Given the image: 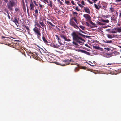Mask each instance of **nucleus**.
I'll use <instances>...</instances> for the list:
<instances>
[{
    "label": "nucleus",
    "mask_w": 121,
    "mask_h": 121,
    "mask_svg": "<svg viewBox=\"0 0 121 121\" xmlns=\"http://www.w3.org/2000/svg\"><path fill=\"white\" fill-rule=\"evenodd\" d=\"M78 32H73L71 34V35L73 37V39L78 43H79L80 44H82L83 43L80 40H82V39L80 37V35L78 34Z\"/></svg>",
    "instance_id": "nucleus-1"
},
{
    "label": "nucleus",
    "mask_w": 121,
    "mask_h": 121,
    "mask_svg": "<svg viewBox=\"0 0 121 121\" xmlns=\"http://www.w3.org/2000/svg\"><path fill=\"white\" fill-rule=\"evenodd\" d=\"M17 5V0H9L7 4V7L10 10H13L12 7L16 6Z\"/></svg>",
    "instance_id": "nucleus-2"
},
{
    "label": "nucleus",
    "mask_w": 121,
    "mask_h": 121,
    "mask_svg": "<svg viewBox=\"0 0 121 121\" xmlns=\"http://www.w3.org/2000/svg\"><path fill=\"white\" fill-rule=\"evenodd\" d=\"M69 23L71 25L75 28L77 29H79L78 25V24L77 22V20L75 17L74 18L72 17L71 18Z\"/></svg>",
    "instance_id": "nucleus-3"
},
{
    "label": "nucleus",
    "mask_w": 121,
    "mask_h": 121,
    "mask_svg": "<svg viewBox=\"0 0 121 121\" xmlns=\"http://www.w3.org/2000/svg\"><path fill=\"white\" fill-rule=\"evenodd\" d=\"M33 30L37 35L38 38H39V36H41V34L40 32L41 30L40 28H38L35 27L33 29Z\"/></svg>",
    "instance_id": "nucleus-4"
},
{
    "label": "nucleus",
    "mask_w": 121,
    "mask_h": 121,
    "mask_svg": "<svg viewBox=\"0 0 121 121\" xmlns=\"http://www.w3.org/2000/svg\"><path fill=\"white\" fill-rule=\"evenodd\" d=\"M115 53L114 52L112 53H106L105 54V55L106 57L109 58L115 55Z\"/></svg>",
    "instance_id": "nucleus-5"
},
{
    "label": "nucleus",
    "mask_w": 121,
    "mask_h": 121,
    "mask_svg": "<svg viewBox=\"0 0 121 121\" xmlns=\"http://www.w3.org/2000/svg\"><path fill=\"white\" fill-rule=\"evenodd\" d=\"M30 7L29 9L30 11L31 10H34L35 5L33 4V3L32 2V1H31V3L30 4Z\"/></svg>",
    "instance_id": "nucleus-6"
},
{
    "label": "nucleus",
    "mask_w": 121,
    "mask_h": 121,
    "mask_svg": "<svg viewBox=\"0 0 121 121\" xmlns=\"http://www.w3.org/2000/svg\"><path fill=\"white\" fill-rule=\"evenodd\" d=\"M83 16L86 19L89 21L91 20V17L89 14H84L83 15Z\"/></svg>",
    "instance_id": "nucleus-7"
},
{
    "label": "nucleus",
    "mask_w": 121,
    "mask_h": 121,
    "mask_svg": "<svg viewBox=\"0 0 121 121\" xmlns=\"http://www.w3.org/2000/svg\"><path fill=\"white\" fill-rule=\"evenodd\" d=\"M47 24L49 26V28L50 29L54 27L55 26V25L52 24L51 22L50 21H46Z\"/></svg>",
    "instance_id": "nucleus-8"
},
{
    "label": "nucleus",
    "mask_w": 121,
    "mask_h": 121,
    "mask_svg": "<svg viewBox=\"0 0 121 121\" xmlns=\"http://www.w3.org/2000/svg\"><path fill=\"white\" fill-rule=\"evenodd\" d=\"M11 20L12 21L14 22L17 26H19V23H18L17 20V19L15 18L14 19H13V18H12L11 19Z\"/></svg>",
    "instance_id": "nucleus-9"
},
{
    "label": "nucleus",
    "mask_w": 121,
    "mask_h": 121,
    "mask_svg": "<svg viewBox=\"0 0 121 121\" xmlns=\"http://www.w3.org/2000/svg\"><path fill=\"white\" fill-rule=\"evenodd\" d=\"M39 22L41 26L43 28V29H44V27L46 26V25L44 24L43 20L41 19L39 21Z\"/></svg>",
    "instance_id": "nucleus-10"
},
{
    "label": "nucleus",
    "mask_w": 121,
    "mask_h": 121,
    "mask_svg": "<svg viewBox=\"0 0 121 121\" xmlns=\"http://www.w3.org/2000/svg\"><path fill=\"white\" fill-rule=\"evenodd\" d=\"M79 50L80 52H81L82 53H84L89 55H90V53L89 52L85 50L80 49Z\"/></svg>",
    "instance_id": "nucleus-11"
},
{
    "label": "nucleus",
    "mask_w": 121,
    "mask_h": 121,
    "mask_svg": "<svg viewBox=\"0 0 121 121\" xmlns=\"http://www.w3.org/2000/svg\"><path fill=\"white\" fill-rule=\"evenodd\" d=\"M83 9L87 13H88L90 14V10L89 8L87 7H84Z\"/></svg>",
    "instance_id": "nucleus-12"
},
{
    "label": "nucleus",
    "mask_w": 121,
    "mask_h": 121,
    "mask_svg": "<svg viewBox=\"0 0 121 121\" xmlns=\"http://www.w3.org/2000/svg\"><path fill=\"white\" fill-rule=\"evenodd\" d=\"M91 21L90 22V23L92 24L93 25L92 26H90V27L91 28H94L95 27H97V26L96 24H95L93 22H92V21L91 20H90Z\"/></svg>",
    "instance_id": "nucleus-13"
},
{
    "label": "nucleus",
    "mask_w": 121,
    "mask_h": 121,
    "mask_svg": "<svg viewBox=\"0 0 121 121\" xmlns=\"http://www.w3.org/2000/svg\"><path fill=\"white\" fill-rule=\"evenodd\" d=\"M114 30L116 31V32L120 33L121 32V28H114Z\"/></svg>",
    "instance_id": "nucleus-14"
},
{
    "label": "nucleus",
    "mask_w": 121,
    "mask_h": 121,
    "mask_svg": "<svg viewBox=\"0 0 121 121\" xmlns=\"http://www.w3.org/2000/svg\"><path fill=\"white\" fill-rule=\"evenodd\" d=\"M102 4L103 5L102 6L101 8L103 9H106L107 8V4L106 3L103 2L102 3Z\"/></svg>",
    "instance_id": "nucleus-15"
},
{
    "label": "nucleus",
    "mask_w": 121,
    "mask_h": 121,
    "mask_svg": "<svg viewBox=\"0 0 121 121\" xmlns=\"http://www.w3.org/2000/svg\"><path fill=\"white\" fill-rule=\"evenodd\" d=\"M93 48L95 49L98 50H102V48H101L99 47L98 46H93Z\"/></svg>",
    "instance_id": "nucleus-16"
},
{
    "label": "nucleus",
    "mask_w": 121,
    "mask_h": 121,
    "mask_svg": "<svg viewBox=\"0 0 121 121\" xmlns=\"http://www.w3.org/2000/svg\"><path fill=\"white\" fill-rule=\"evenodd\" d=\"M78 34H79L80 36H81L83 37L84 38H85L86 37V38H89L90 37V36H85V35H83L82 34H81V33H80L79 32H78Z\"/></svg>",
    "instance_id": "nucleus-17"
},
{
    "label": "nucleus",
    "mask_w": 121,
    "mask_h": 121,
    "mask_svg": "<svg viewBox=\"0 0 121 121\" xmlns=\"http://www.w3.org/2000/svg\"><path fill=\"white\" fill-rule=\"evenodd\" d=\"M55 36L56 38H57V39L58 40V42L59 44H60L61 45H62V43L61 42H59L60 41H61V39L60 38H59V36L57 35H55Z\"/></svg>",
    "instance_id": "nucleus-18"
},
{
    "label": "nucleus",
    "mask_w": 121,
    "mask_h": 121,
    "mask_svg": "<svg viewBox=\"0 0 121 121\" xmlns=\"http://www.w3.org/2000/svg\"><path fill=\"white\" fill-rule=\"evenodd\" d=\"M101 21H102L103 22L108 23L109 22V21L108 20H104L103 19H101L100 20H99Z\"/></svg>",
    "instance_id": "nucleus-19"
},
{
    "label": "nucleus",
    "mask_w": 121,
    "mask_h": 121,
    "mask_svg": "<svg viewBox=\"0 0 121 121\" xmlns=\"http://www.w3.org/2000/svg\"><path fill=\"white\" fill-rule=\"evenodd\" d=\"M60 36L62 38L64 39L65 40L66 39V37L64 35L61 34L60 35Z\"/></svg>",
    "instance_id": "nucleus-20"
},
{
    "label": "nucleus",
    "mask_w": 121,
    "mask_h": 121,
    "mask_svg": "<svg viewBox=\"0 0 121 121\" xmlns=\"http://www.w3.org/2000/svg\"><path fill=\"white\" fill-rule=\"evenodd\" d=\"M42 39L43 41H44V42L45 43H48V41H47V40H46V39H45V37L44 36H43L42 37Z\"/></svg>",
    "instance_id": "nucleus-21"
},
{
    "label": "nucleus",
    "mask_w": 121,
    "mask_h": 121,
    "mask_svg": "<svg viewBox=\"0 0 121 121\" xmlns=\"http://www.w3.org/2000/svg\"><path fill=\"white\" fill-rule=\"evenodd\" d=\"M110 12L113 13V12H114V8L112 7H110Z\"/></svg>",
    "instance_id": "nucleus-22"
},
{
    "label": "nucleus",
    "mask_w": 121,
    "mask_h": 121,
    "mask_svg": "<svg viewBox=\"0 0 121 121\" xmlns=\"http://www.w3.org/2000/svg\"><path fill=\"white\" fill-rule=\"evenodd\" d=\"M48 5L50 6L51 7H52V2L50 0L49 1V4H48Z\"/></svg>",
    "instance_id": "nucleus-23"
},
{
    "label": "nucleus",
    "mask_w": 121,
    "mask_h": 121,
    "mask_svg": "<svg viewBox=\"0 0 121 121\" xmlns=\"http://www.w3.org/2000/svg\"><path fill=\"white\" fill-rule=\"evenodd\" d=\"M38 11L37 9H36L35 11V14H36V15L35 16V17H37V16L38 15Z\"/></svg>",
    "instance_id": "nucleus-24"
},
{
    "label": "nucleus",
    "mask_w": 121,
    "mask_h": 121,
    "mask_svg": "<svg viewBox=\"0 0 121 121\" xmlns=\"http://www.w3.org/2000/svg\"><path fill=\"white\" fill-rule=\"evenodd\" d=\"M107 36L109 38H113V37L112 36V35H110L109 34H107Z\"/></svg>",
    "instance_id": "nucleus-25"
},
{
    "label": "nucleus",
    "mask_w": 121,
    "mask_h": 121,
    "mask_svg": "<svg viewBox=\"0 0 121 121\" xmlns=\"http://www.w3.org/2000/svg\"><path fill=\"white\" fill-rule=\"evenodd\" d=\"M60 47V46L56 44H54L53 45V47L56 48H58V47Z\"/></svg>",
    "instance_id": "nucleus-26"
},
{
    "label": "nucleus",
    "mask_w": 121,
    "mask_h": 121,
    "mask_svg": "<svg viewBox=\"0 0 121 121\" xmlns=\"http://www.w3.org/2000/svg\"><path fill=\"white\" fill-rule=\"evenodd\" d=\"M94 6L95 7V8H96L97 9H99V8L97 5L95 4H94Z\"/></svg>",
    "instance_id": "nucleus-27"
},
{
    "label": "nucleus",
    "mask_w": 121,
    "mask_h": 121,
    "mask_svg": "<svg viewBox=\"0 0 121 121\" xmlns=\"http://www.w3.org/2000/svg\"><path fill=\"white\" fill-rule=\"evenodd\" d=\"M58 65H61L62 66H65V65H67L69 64H61V63H58L57 64Z\"/></svg>",
    "instance_id": "nucleus-28"
},
{
    "label": "nucleus",
    "mask_w": 121,
    "mask_h": 121,
    "mask_svg": "<svg viewBox=\"0 0 121 121\" xmlns=\"http://www.w3.org/2000/svg\"><path fill=\"white\" fill-rule=\"evenodd\" d=\"M97 23L99 25H104L105 24L104 23H102L99 21H98L97 22Z\"/></svg>",
    "instance_id": "nucleus-29"
},
{
    "label": "nucleus",
    "mask_w": 121,
    "mask_h": 121,
    "mask_svg": "<svg viewBox=\"0 0 121 121\" xmlns=\"http://www.w3.org/2000/svg\"><path fill=\"white\" fill-rule=\"evenodd\" d=\"M112 63H109L107 64H106L105 65L106 66V67H109V66H110L111 65H112Z\"/></svg>",
    "instance_id": "nucleus-30"
},
{
    "label": "nucleus",
    "mask_w": 121,
    "mask_h": 121,
    "mask_svg": "<svg viewBox=\"0 0 121 121\" xmlns=\"http://www.w3.org/2000/svg\"><path fill=\"white\" fill-rule=\"evenodd\" d=\"M69 60L68 59H65L63 61V62H69Z\"/></svg>",
    "instance_id": "nucleus-31"
},
{
    "label": "nucleus",
    "mask_w": 121,
    "mask_h": 121,
    "mask_svg": "<svg viewBox=\"0 0 121 121\" xmlns=\"http://www.w3.org/2000/svg\"><path fill=\"white\" fill-rule=\"evenodd\" d=\"M79 27L80 28H81L82 30H84L85 27L84 26H83L82 25H80L79 26Z\"/></svg>",
    "instance_id": "nucleus-32"
},
{
    "label": "nucleus",
    "mask_w": 121,
    "mask_h": 121,
    "mask_svg": "<svg viewBox=\"0 0 121 121\" xmlns=\"http://www.w3.org/2000/svg\"><path fill=\"white\" fill-rule=\"evenodd\" d=\"M105 42L107 43H111L112 42V41L111 40H106Z\"/></svg>",
    "instance_id": "nucleus-33"
},
{
    "label": "nucleus",
    "mask_w": 121,
    "mask_h": 121,
    "mask_svg": "<svg viewBox=\"0 0 121 121\" xmlns=\"http://www.w3.org/2000/svg\"><path fill=\"white\" fill-rule=\"evenodd\" d=\"M36 25H37V26L38 27L41 28L42 29H43V27H41V25H40L39 24L37 23Z\"/></svg>",
    "instance_id": "nucleus-34"
},
{
    "label": "nucleus",
    "mask_w": 121,
    "mask_h": 121,
    "mask_svg": "<svg viewBox=\"0 0 121 121\" xmlns=\"http://www.w3.org/2000/svg\"><path fill=\"white\" fill-rule=\"evenodd\" d=\"M23 6V9L24 12H25L26 11V8L25 5Z\"/></svg>",
    "instance_id": "nucleus-35"
},
{
    "label": "nucleus",
    "mask_w": 121,
    "mask_h": 121,
    "mask_svg": "<svg viewBox=\"0 0 121 121\" xmlns=\"http://www.w3.org/2000/svg\"><path fill=\"white\" fill-rule=\"evenodd\" d=\"M24 26L26 28L27 30L28 31H29L30 30L27 26L25 25Z\"/></svg>",
    "instance_id": "nucleus-36"
},
{
    "label": "nucleus",
    "mask_w": 121,
    "mask_h": 121,
    "mask_svg": "<svg viewBox=\"0 0 121 121\" xmlns=\"http://www.w3.org/2000/svg\"><path fill=\"white\" fill-rule=\"evenodd\" d=\"M65 3L67 5H69V3H70V2L69 1H65Z\"/></svg>",
    "instance_id": "nucleus-37"
},
{
    "label": "nucleus",
    "mask_w": 121,
    "mask_h": 121,
    "mask_svg": "<svg viewBox=\"0 0 121 121\" xmlns=\"http://www.w3.org/2000/svg\"><path fill=\"white\" fill-rule=\"evenodd\" d=\"M75 10H76L78 11H79L80 10L78 9V6L76 7L75 8Z\"/></svg>",
    "instance_id": "nucleus-38"
},
{
    "label": "nucleus",
    "mask_w": 121,
    "mask_h": 121,
    "mask_svg": "<svg viewBox=\"0 0 121 121\" xmlns=\"http://www.w3.org/2000/svg\"><path fill=\"white\" fill-rule=\"evenodd\" d=\"M27 10L28 14H29V10L28 9V6L27 7Z\"/></svg>",
    "instance_id": "nucleus-39"
},
{
    "label": "nucleus",
    "mask_w": 121,
    "mask_h": 121,
    "mask_svg": "<svg viewBox=\"0 0 121 121\" xmlns=\"http://www.w3.org/2000/svg\"><path fill=\"white\" fill-rule=\"evenodd\" d=\"M22 5L23 6H24L25 5V3L24 2V0H22Z\"/></svg>",
    "instance_id": "nucleus-40"
},
{
    "label": "nucleus",
    "mask_w": 121,
    "mask_h": 121,
    "mask_svg": "<svg viewBox=\"0 0 121 121\" xmlns=\"http://www.w3.org/2000/svg\"><path fill=\"white\" fill-rule=\"evenodd\" d=\"M15 9L17 12V11H18L19 10V9L18 8H16Z\"/></svg>",
    "instance_id": "nucleus-41"
},
{
    "label": "nucleus",
    "mask_w": 121,
    "mask_h": 121,
    "mask_svg": "<svg viewBox=\"0 0 121 121\" xmlns=\"http://www.w3.org/2000/svg\"><path fill=\"white\" fill-rule=\"evenodd\" d=\"M86 24L87 26L90 27V26H91V25L89 24V23H88L86 22Z\"/></svg>",
    "instance_id": "nucleus-42"
},
{
    "label": "nucleus",
    "mask_w": 121,
    "mask_h": 121,
    "mask_svg": "<svg viewBox=\"0 0 121 121\" xmlns=\"http://www.w3.org/2000/svg\"><path fill=\"white\" fill-rule=\"evenodd\" d=\"M81 3L82 5H84L85 4L83 0H82Z\"/></svg>",
    "instance_id": "nucleus-43"
},
{
    "label": "nucleus",
    "mask_w": 121,
    "mask_h": 121,
    "mask_svg": "<svg viewBox=\"0 0 121 121\" xmlns=\"http://www.w3.org/2000/svg\"><path fill=\"white\" fill-rule=\"evenodd\" d=\"M111 19L112 20H115V19L114 17H111Z\"/></svg>",
    "instance_id": "nucleus-44"
},
{
    "label": "nucleus",
    "mask_w": 121,
    "mask_h": 121,
    "mask_svg": "<svg viewBox=\"0 0 121 121\" xmlns=\"http://www.w3.org/2000/svg\"><path fill=\"white\" fill-rule=\"evenodd\" d=\"M87 1L88 2H89L91 4H93V2H92L90 1L89 0H87Z\"/></svg>",
    "instance_id": "nucleus-45"
},
{
    "label": "nucleus",
    "mask_w": 121,
    "mask_h": 121,
    "mask_svg": "<svg viewBox=\"0 0 121 121\" xmlns=\"http://www.w3.org/2000/svg\"><path fill=\"white\" fill-rule=\"evenodd\" d=\"M25 0V2L26 3V6L27 7V6H28V2L27 0Z\"/></svg>",
    "instance_id": "nucleus-46"
},
{
    "label": "nucleus",
    "mask_w": 121,
    "mask_h": 121,
    "mask_svg": "<svg viewBox=\"0 0 121 121\" xmlns=\"http://www.w3.org/2000/svg\"><path fill=\"white\" fill-rule=\"evenodd\" d=\"M73 15L77 14H78L76 12H73Z\"/></svg>",
    "instance_id": "nucleus-47"
},
{
    "label": "nucleus",
    "mask_w": 121,
    "mask_h": 121,
    "mask_svg": "<svg viewBox=\"0 0 121 121\" xmlns=\"http://www.w3.org/2000/svg\"><path fill=\"white\" fill-rule=\"evenodd\" d=\"M57 1L60 3L61 4H62V3L60 0H57Z\"/></svg>",
    "instance_id": "nucleus-48"
},
{
    "label": "nucleus",
    "mask_w": 121,
    "mask_h": 121,
    "mask_svg": "<svg viewBox=\"0 0 121 121\" xmlns=\"http://www.w3.org/2000/svg\"><path fill=\"white\" fill-rule=\"evenodd\" d=\"M97 5H98L99 8L100 9L101 7V5L100 4H99V3H98Z\"/></svg>",
    "instance_id": "nucleus-49"
},
{
    "label": "nucleus",
    "mask_w": 121,
    "mask_h": 121,
    "mask_svg": "<svg viewBox=\"0 0 121 121\" xmlns=\"http://www.w3.org/2000/svg\"><path fill=\"white\" fill-rule=\"evenodd\" d=\"M65 40L67 41H71L70 39H67V38H66V39H65Z\"/></svg>",
    "instance_id": "nucleus-50"
},
{
    "label": "nucleus",
    "mask_w": 121,
    "mask_h": 121,
    "mask_svg": "<svg viewBox=\"0 0 121 121\" xmlns=\"http://www.w3.org/2000/svg\"><path fill=\"white\" fill-rule=\"evenodd\" d=\"M72 43L73 44H75L76 45H77V44L74 41H73L72 42Z\"/></svg>",
    "instance_id": "nucleus-51"
},
{
    "label": "nucleus",
    "mask_w": 121,
    "mask_h": 121,
    "mask_svg": "<svg viewBox=\"0 0 121 121\" xmlns=\"http://www.w3.org/2000/svg\"><path fill=\"white\" fill-rule=\"evenodd\" d=\"M33 2L34 3V4L36 5V6H38V4H36V2L35 1H33Z\"/></svg>",
    "instance_id": "nucleus-52"
},
{
    "label": "nucleus",
    "mask_w": 121,
    "mask_h": 121,
    "mask_svg": "<svg viewBox=\"0 0 121 121\" xmlns=\"http://www.w3.org/2000/svg\"><path fill=\"white\" fill-rule=\"evenodd\" d=\"M71 3L73 5H75V4L74 3V1H72L71 2Z\"/></svg>",
    "instance_id": "nucleus-53"
},
{
    "label": "nucleus",
    "mask_w": 121,
    "mask_h": 121,
    "mask_svg": "<svg viewBox=\"0 0 121 121\" xmlns=\"http://www.w3.org/2000/svg\"><path fill=\"white\" fill-rule=\"evenodd\" d=\"M46 0H41V1H42L45 4H46V3L45 2V1Z\"/></svg>",
    "instance_id": "nucleus-54"
},
{
    "label": "nucleus",
    "mask_w": 121,
    "mask_h": 121,
    "mask_svg": "<svg viewBox=\"0 0 121 121\" xmlns=\"http://www.w3.org/2000/svg\"><path fill=\"white\" fill-rule=\"evenodd\" d=\"M111 35H112V36L113 37H114L115 36V37H117V36L118 35H116L115 36V35H114V34H112Z\"/></svg>",
    "instance_id": "nucleus-55"
},
{
    "label": "nucleus",
    "mask_w": 121,
    "mask_h": 121,
    "mask_svg": "<svg viewBox=\"0 0 121 121\" xmlns=\"http://www.w3.org/2000/svg\"><path fill=\"white\" fill-rule=\"evenodd\" d=\"M105 49H106V50H107L108 51H109L111 49L110 48H105Z\"/></svg>",
    "instance_id": "nucleus-56"
},
{
    "label": "nucleus",
    "mask_w": 121,
    "mask_h": 121,
    "mask_svg": "<svg viewBox=\"0 0 121 121\" xmlns=\"http://www.w3.org/2000/svg\"><path fill=\"white\" fill-rule=\"evenodd\" d=\"M91 0L92 1H93L95 3V2L97 1L98 0Z\"/></svg>",
    "instance_id": "nucleus-57"
},
{
    "label": "nucleus",
    "mask_w": 121,
    "mask_h": 121,
    "mask_svg": "<svg viewBox=\"0 0 121 121\" xmlns=\"http://www.w3.org/2000/svg\"><path fill=\"white\" fill-rule=\"evenodd\" d=\"M8 17L9 19H10V17L9 16V14L8 13Z\"/></svg>",
    "instance_id": "nucleus-58"
},
{
    "label": "nucleus",
    "mask_w": 121,
    "mask_h": 121,
    "mask_svg": "<svg viewBox=\"0 0 121 121\" xmlns=\"http://www.w3.org/2000/svg\"><path fill=\"white\" fill-rule=\"evenodd\" d=\"M121 1V0H116L115 1L116 2H119Z\"/></svg>",
    "instance_id": "nucleus-59"
},
{
    "label": "nucleus",
    "mask_w": 121,
    "mask_h": 121,
    "mask_svg": "<svg viewBox=\"0 0 121 121\" xmlns=\"http://www.w3.org/2000/svg\"><path fill=\"white\" fill-rule=\"evenodd\" d=\"M115 15L116 16H117L118 15V13L117 12H116V13L115 14Z\"/></svg>",
    "instance_id": "nucleus-60"
},
{
    "label": "nucleus",
    "mask_w": 121,
    "mask_h": 121,
    "mask_svg": "<svg viewBox=\"0 0 121 121\" xmlns=\"http://www.w3.org/2000/svg\"><path fill=\"white\" fill-rule=\"evenodd\" d=\"M39 4V7H40L41 8L42 7V5L41 4Z\"/></svg>",
    "instance_id": "nucleus-61"
},
{
    "label": "nucleus",
    "mask_w": 121,
    "mask_h": 121,
    "mask_svg": "<svg viewBox=\"0 0 121 121\" xmlns=\"http://www.w3.org/2000/svg\"><path fill=\"white\" fill-rule=\"evenodd\" d=\"M111 32L113 33H116V31H112V32Z\"/></svg>",
    "instance_id": "nucleus-62"
},
{
    "label": "nucleus",
    "mask_w": 121,
    "mask_h": 121,
    "mask_svg": "<svg viewBox=\"0 0 121 121\" xmlns=\"http://www.w3.org/2000/svg\"><path fill=\"white\" fill-rule=\"evenodd\" d=\"M45 2H47V3H48V4L49 3L48 1V0H46V1H45Z\"/></svg>",
    "instance_id": "nucleus-63"
},
{
    "label": "nucleus",
    "mask_w": 121,
    "mask_h": 121,
    "mask_svg": "<svg viewBox=\"0 0 121 121\" xmlns=\"http://www.w3.org/2000/svg\"><path fill=\"white\" fill-rule=\"evenodd\" d=\"M119 16L120 18H121V13H120Z\"/></svg>",
    "instance_id": "nucleus-64"
}]
</instances>
